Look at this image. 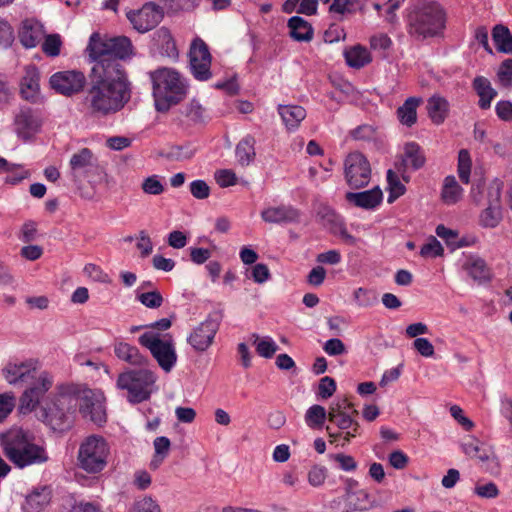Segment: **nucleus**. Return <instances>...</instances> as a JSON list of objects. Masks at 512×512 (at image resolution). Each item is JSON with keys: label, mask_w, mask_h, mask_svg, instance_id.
I'll return each mask as SVG.
<instances>
[{"label": "nucleus", "mask_w": 512, "mask_h": 512, "mask_svg": "<svg viewBox=\"0 0 512 512\" xmlns=\"http://www.w3.org/2000/svg\"><path fill=\"white\" fill-rule=\"evenodd\" d=\"M116 66L94 65L83 98L85 110L92 116L106 117L121 111L131 98V84L126 72Z\"/></svg>", "instance_id": "nucleus-1"}, {"label": "nucleus", "mask_w": 512, "mask_h": 512, "mask_svg": "<svg viewBox=\"0 0 512 512\" xmlns=\"http://www.w3.org/2000/svg\"><path fill=\"white\" fill-rule=\"evenodd\" d=\"M0 445L4 456L20 469L48 460L46 450L34 443V438L19 427L0 434Z\"/></svg>", "instance_id": "nucleus-2"}, {"label": "nucleus", "mask_w": 512, "mask_h": 512, "mask_svg": "<svg viewBox=\"0 0 512 512\" xmlns=\"http://www.w3.org/2000/svg\"><path fill=\"white\" fill-rule=\"evenodd\" d=\"M155 109L165 113L187 95L186 79L175 69L161 67L149 72Z\"/></svg>", "instance_id": "nucleus-3"}, {"label": "nucleus", "mask_w": 512, "mask_h": 512, "mask_svg": "<svg viewBox=\"0 0 512 512\" xmlns=\"http://www.w3.org/2000/svg\"><path fill=\"white\" fill-rule=\"evenodd\" d=\"M408 33L417 40L440 35L446 23V13L436 1L416 0L409 8Z\"/></svg>", "instance_id": "nucleus-4"}, {"label": "nucleus", "mask_w": 512, "mask_h": 512, "mask_svg": "<svg viewBox=\"0 0 512 512\" xmlns=\"http://www.w3.org/2000/svg\"><path fill=\"white\" fill-rule=\"evenodd\" d=\"M77 410L76 386L60 385L40 410L39 418L54 431L68 430Z\"/></svg>", "instance_id": "nucleus-5"}, {"label": "nucleus", "mask_w": 512, "mask_h": 512, "mask_svg": "<svg viewBox=\"0 0 512 512\" xmlns=\"http://www.w3.org/2000/svg\"><path fill=\"white\" fill-rule=\"evenodd\" d=\"M88 48L95 61L94 65L116 66L121 72L125 70L119 60L129 58L132 54V43L125 36L102 39L97 33H93Z\"/></svg>", "instance_id": "nucleus-6"}, {"label": "nucleus", "mask_w": 512, "mask_h": 512, "mask_svg": "<svg viewBox=\"0 0 512 512\" xmlns=\"http://www.w3.org/2000/svg\"><path fill=\"white\" fill-rule=\"evenodd\" d=\"M110 446L106 439L97 434L85 437L79 445L77 465L88 474L102 472L108 463Z\"/></svg>", "instance_id": "nucleus-7"}, {"label": "nucleus", "mask_w": 512, "mask_h": 512, "mask_svg": "<svg viewBox=\"0 0 512 512\" xmlns=\"http://www.w3.org/2000/svg\"><path fill=\"white\" fill-rule=\"evenodd\" d=\"M156 381L155 374L148 369L128 370L118 376L116 386L127 391V399L136 404L150 398Z\"/></svg>", "instance_id": "nucleus-8"}, {"label": "nucleus", "mask_w": 512, "mask_h": 512, "mask_svg": "<svg viewBox=\"0 0 512 512\" xmlns=\"http://www.w3.org/2000/svg\"><path fill=\"white\" fill-rule=\"evenodd\" d=\"M138 341L143 347L150 350L164 371L169 372L174 367L177 355L171 338L162 340L158 333L150 331L142 334Z\"/></svg>", "instance_id": "nucleus-9"}, {"label": "nucleus", "mask_w": 512, "mask_h": 512, "mask_svg": "<svg viewBox=\"0 0 512 512\" xmlns=\"http://www.w3.org/2000/svg\"><path fill=\"white\" fill-rule=\"evenodd\" d=\"M463 453L481 463L482 468L491 475L500 473L501 464L492 446L486 445L475 437L468 436L461 443Z\"/></svg>", "instance_id": "nucleus-10"}, {"label": "nucleus", "mask_w": 512, "mask_h": 512, "mask_svg": "<svg viewBox=\"0 0 512 512\" xmlns=\"http://www.w3.org/2000/svg\"><path fill=\"white\" fill-rule=\"evenodd\" d=\"M99 162L96 155L89 148H81L73 153L68 163V176L76 183H82L90 176L97 174Z\"/></svg>", "instance_id": "nucleus-11"}, {"label": "nucleus", "mask_w": 512, "mask_h": 512, "mask_svg": "<svg viewBox=\"0 0 512 512\" xmlns=\"http://www.w3.org/2000/svg\"><path fill=\"white\" fill-rule=\"evenodd\" d=\"M77 407L85 419H89L97 425L106 422V410L100 394L91 389H79L76 387Z\"/></svg>", "instance_id": "nucleus-12"}, {"label": "nucleus", "mask_w": 512, "mask_h": 512, "mask_svg": "<svg viewBox=\"0 0 512 512\" xmlns=\"http://www.w3.org/2000/svg\"><path fill=\"white\" fill-rule=\"evenodd\" d=\"M86 76L79 70L59 71L51 75L50 87L63 96H73L80 93L86 85Z\"/></svg>", "instance_id": "nucleus-13"}, {"label": "nucleus", "mask_w": 512, "mask_h": 512, "mask_svg": "<svg viewBox=\"0 0 512 512\" xmlns=\"http://www.w3.org/2000/svg\"><path fill=\"white\" fill-rule=\"evenodd\" d=\"M352 403L348 398L338 400L330 406L328 419L336 424L342 431L335 435L334 442L344 446L350 441V432L347 430L352 425Z\"/></svg>", "instance_id": "nucleus-14"}, {"label": "nucleus", "mask_w": 512, "mask_h": 512, "mask_svg": "<svg viewBox=\"0 0 512 512\" xmlns=\"http://www.w3.org/2000/svg\"><path fill=\"white\" fill-rule=\"evenodd\" d=\"M163 16L162 7L154 2L145 3L139 10L127 13V18L139 33H145L155 28L161 22Z\"/></svg>", "instance_id": "nucleus-15"}, {"label": "nucleus", "mask_w": 512, "mask_h": 512, "mask_svg": "<svg viewBox=\"0 0 512 512\" xmlns=\"http://www.w3.org/2000/svg\"><path fill=\"white\" fill-rule=\"evenodd\" d=\"M189 58L191 72L197 80L206 81L211 78V55L207 44L202 39L192 42Z\"/></svg>", "instance_id": "nucleus-16"}, {"label": "nucleus", "mask_w": 512, "mask_h": 512, "mask_svg": "<svg viewBox=\"0 0 512 512\" xmlns=\"http://www.w3.org/2000/svg\"><path fill=\"white\" fill-rule=\"evenodd\" d=\"M37 370V360L11 361L2 369V375L9 384L18 385L28 383L34 379Z\"/></svg>", "instance_id": "nucleus-17"}, {"label": "nucleus", "mask_w": 512, "mask_h": 512, "mask_svg": "<svg viewBox=\"0 0 512 512\" xmlns=\"http://www.w3.org/2000/svg\"><path fill=\"white\" fill-rule=\"evenodd\" d=\"M52 385L53 378L46 372L41 373L37 383L26 389L21 395L19 404L20 412L23 414L32 412Z\"/></svg>", "instance_id": "nucleus-18"}, {"label": "nucleus", "mask_w": 512, "mask_h": 512, "mask_svg": "<svg viewBox=\"0 0 512 512\" xmlns=\"http://www.w3.org/2000/svg\"><path fill=\"white\" fill-rule=\"evenodd\" d=\"M218 329L219 322L209 316L192 330L190 335L187 337V342L194 350L204 352L213 343Z\"/></svg>", "instance_id": "nucleus-19"}, {"label": "nucleus", "mask_w": 512, "mask_h": 512, "mask_svg": "<svg viewBox=\"0 0 512 512\" xmlns=\"http://www.w3.org/2000/svg\"><path fill=\"white\" fill-rule=\"evenodd\" d=\"M317 217L321 225L330 233L340 236L345 242H350L351 237L346 231L341 217L331 207L324 204L319 205Z\"/></svg>", "instance_id": "nucleus-20"}, {"label": "nucleus", "mask_w": 512, "mask_h": 512, "mask_svg": "<svg viewBox=\"0 0 512 512\" xmlns=\"http://www.w3.org/2000/svg\"><path fill=\"white\" fill-rule=\"evenodd\" d=\"M261 218L271 224L293 223L299 221L300 213L292 206H270L261 212Z\"/></svg>", "instance_id": "nucleus-21"}, {"label": "nucleus", "mask_w": 512, "mask_h": 512, "mask_svg": "<svg viewBox=\"0 0 512 512\" xmlns=\"http://www.w3.org/2000/svg\"><path fill=\"white\" fill-rule=\"evenodd\" d=\"M15 132L24 140L32 137L39 129V121L30 108H22L14 119Z\"/></svg>", "instance_id": "nucleus-22"}, {"label": "nucleus", "mask_w": 512, "mask_h": 512, "mask_svg": "<svg viewBox=\"0 0 512 512\" xmlns=\"http://www.w3.org/2000/svg\"><path fill=\"white\" fill-rule=\"evenodd\" d=\"M425 164V156L420 146L415 142L406 143L404 146V154L401 162L396 163L395 167L399 173H404L408 166L414 170H418Z\"/></svg>", "instance_id": "nucleus-23"}, {"label": "nucleus", "mask_w": 512, "mask_h": 512, "mask_svg": "<svg viewBox=\"0 0 512 512\" xmlns=\"http://www.w3.org/2000/svg\"><path fill=\"white\" fill-rule=\"evenodd\" d=\"M278 113L288 131L298 129L306 117V110L300 105H278Z\"/></svg>", "instance_id": "nucleus-24"}, {"label": "nucleus", "mask_w": 512, "mask_h": 512, "mask_svg": "<svg viewBox=\"0 0 512 512\" xmlns=\"http://www.w3.org/2000/svg\"><path fill=\"white\" fill-rule=\"evenodd\" d=\"M40 74L36 67H28L25 75L21 80L20 92L24 99L28 101H35L38 97L40 85Z\"/></svg>", "instance_id": "nucleus-25"}, {"label": "nucleus", "mask_w": 512, "mask_h": 512, "mask_svg": "<svg viewBox=\"0 0 512 512\" xmlns=\"http://www.w3.org/2000/svg\"><path fill=\"white\" fill-rule=\"evenodd\" d=\"M426 109L431 121L436 125H440L448 115L449 103L444 97L433 95L427 100Z\"/></svg>", "instance_id": "nucleus-26"}, {"label": "nucleus", "mask_w": 512, "mask_h": 512, "mask_svg": "<svg viewBox=\"0 0 512 512\" xmlns=\"http://www.w3.org/2000/svg\"><path fill=\"white\" fill-rule=\"evenodd\" d=\"M473 88L479 96V107L488 109L492 100L497 96V91L492 87L490 81L483 76H477L473 80Z\"/></svg>", "instance_id": "nucleus-27"}, {"label": "nucleus", "mask_w": 512, "mask_h": 512, "mask_svg": "<svg viewBox=\"0 0 512 512\" xmlns=\"http://www.w3.org/2000/svg\"><path fill=\"white\" fill-rule=\"evenodd\" d=\"M155 40L159 46L160 53L163 56L172 60H176L178 58L179 53L175 40L168 28L161 27L158 29L155 33Z\"/></svg>", "instance_id": "nucleus-28"}, {"label": "nucleus", "mask_w": 512, "mask_h": 512, "mask_svg": "<svg viewBox=\"0 0 512 512\" xmlns=\"http://www.w3.org/2000/svg\"><path fill=\"white\" fill-rule=\"evenodd\" d=\"M51 500V491L48 487L33 490L25 500L24 510L27 512H40Z\"/></svg>", "instance_id": "nucleus-29"}, {"label": "nucleus", "mask_w": 512, "mask_h": 512, "mask_svg": "<svg viewBox=\"0 0 512 512\" xmlns=\"http://www.w3.org/2000/svg\"><path fill=\"white\" fill-rule=\"evenodd\" d=\"M371 177V166L361 153L354 152V188L366 186Z\"/></svg>", "instance_id": "nucleus-30"}, {"label": "nucleus", "mask_w": 512, "mask_h": 512, "mask_svg": "<svg viewBox=\"0 0 512 512\" xmlns=\"http://www.w3.org/2000/svg\"><path fill=\"white\" fill-rule=\"evenodd\" d=\"M383 199L382 190L376 186L370 190L354 193V206L372 210L375 209Z\"/></svg>", "instance_id": "nucleus-31"}, {"label": "nucleus", "mask_w": 512, "mask_h": 512, "mask_svg": "<svg viewBox=\"0 0 512 512\" xmlns=\"http://www.w3.org/2000/svg\"><path fill=\"white\" fill-rule=\"evenodd\" d=\"M116 356L135 366H144L147 363V359L139 352L138 348L131 346L128 343H118L114 348Z\"/></svg>", "instance_id": "nucleus-32"}, {"label": "nucleus", "mask_w": 512, "mask_h": 512, "mask_svg": "<svg viewBox=\"0 0 512 512\" xmlns=\"http://www.w3.org/2000/svg\"><path fill=\"white\" fill-rule=\"evenodd\" d=\"M422 102L421 98L409 97L403 105L397 109V117L401 124L411 127L417 121V107Z\"/></svg>", "instance_id": "nucleus-33"}, {"label": "nucleus", "mask_w": 512, "mask_h": 512, "mask_svg": "<svg viewBox=\"0 0 512 512\" xmlns=\"http://www.w3.org/2000/svg\"><path fill=\"white\" fill-rule=\"evenodd\" d=\"M465 269L478 283H484L491 279V271L482 258L471 257L465 264Z\"/></svg>", "instance_id": "nucleus-34"}, {"label": "nucleus", "mask_w": 512, "mask_h": 512, "mask_svg": "<svg viewBox=\"0 0 512 512\" xmlns=\"http://www.w3.org/2000/svg\"><path fill=\"white\" fill-rule=\"evenodd\" d=\"M290 36L296 41H310L313 37L311 25L299 16H293L288 21Z\"/></svg>", "instance_id": "nucleus-35"}, {"label": "nucleus", "mask_w": 512, "mask_h": 512, "mask_svg": "<svg viewBox=\"0 0 512 512\" xmlns=\"http://www.w3.org/2000/svg\"><path fill=\"white\" fill-rule=\"evenodd\" d=\"M492 39L498 52L512 54V34L507 26L495 25L492 30Z\"/></svg>", "instance_id": "nucleus-36"}, {"label": "nucleus", "mask_w": 512, "mask_h": 512, "mask_svg": "<svg viewBox=\"0 0 512 512\" xmlns=\"http://www.w3.org/2000/svg\"><path fill=\"white\" fill-rule=\"evenodd\" d=\"M463 195V189L458 184L456 178L452 175L445 177L441 198L445 204L453 205L456 204Z\"/></svg>", "instance_id": "nucleus-37"}, {"label": "nucleus", "mask_w": 512, "mask_h": 512, "mask_svg": "<svg viewBox=\"0 0 512 512\" xmlns=\"http://www.w3.org/2000/svg\"><path fill=\"white\" fill-rule=\"evenodd\" d=\"M255 139L247 135L236 146V157L238 163L245 167L248 166L255 158Z\"/></svg>", "instance_id": "nucleus-38"}, {"label": "nucleus", "mask_w": 512, "mask_h": 512, "mask_svg": "<svg viewBox=\"0 0 512 512\" xmlns=\"http://www.w3.org/2000/svg\"><path fill=\"white\" fill-rule=\"evenodd\" d=\"M328 417L326 409L318 404L310 406L304 415L306 425L313 430H321Z\"/></svg>", "instance_id": "nucleus-39"}, {"label": "nucleus", "mask_w": 512, "mask_h": 512, "mask_svg": "<svg viewBox=\"0 0 512 512\" xmlns=\"http://www.w3.org/2000/svg\"><path fill=\"white\" fill-rule=\"evenodd\" d=\"M250 341L255 346L257 353L264 358H272L278 350V345L270 338L263 337L256 333L251 334Z\"/></svg>", "instance_id": "nucleus-40"}, {"label": "nucleus", "mask_w": 512, "mask_h": 512, "mask_svg": "<svg viewBox=\"0 0 512 512\" xmlns=\"http://www.w3.org/2000/svg\"><path fill=\"white\" fill-rule=\"evenodd\" d=\"M387 183L389 190L387 201L388 203H393L397 198L405 193L406 188L404 184L401 183L397 173L391 169L387 171Z\"/></svg>", "instance_id": "nucleus-41"}, {"label": "nucleus", "mask_w": 512, "mask_h": 512, "mask_svg": "<svg viewBox=\"0 0 512 512\" xmlns=\"http://www.w3.org/2000/svg\"><path fill=\"white\" fill-rule=\"evenodd\" d=\"M501 219V206H487L480 215V224L486 228H494L500 223Z\"/></svg>", "instance_id": "nucleus-42"}, {"label": "nucleus", "mask_w": 512, "mask_h": 512, "mask_svg": "<svg viewBox=\"0 0 512 512\" xmlns=\"http://www.w3.org/2000/svg\"><path fill=\"white\" fill-rule=\"evenodd\" d=\"M473 493L482 499H495L499 496L500 491L494 482L480 480L475 484Z\"/></svg>", "instance_id": "nucleus-43"}, {"label": "nucleus", "mask_w": 512, "mask_h": 512, "mask_svg": "<svg viewBox=\"0 0 512 512\" xmlns=\"http://www.w3.org/2000/svg\"><path fill=\"white\" fill-rule=\"evenodd\" d=\"M472 161L470 153L466 149H461L458 154V175L460 180L468 184L470 179Z\"/></svg>", "instance_id": "nucleus-44"}, {"label": "nucleus", "mask_w": 512, "mask_h": 512, "mask_svg": "<svg viewBox=\"0 0 512 512\" xmlns=\"http://www.w3.org/2000/svg\"><path fill=\"white\" fill-rule=\"evenodd\" d=\"M137 300L147 308L157 309L162 306L164 299L158 290L140 293Z\"/></svg>", "instance_id": "nucleus-45"}, {"label": "nucleus", "mask_w": 512, "mask_h": 512, "mask_svg": "<svg viewBox=\"0 0 512 512\" xmlns=\"http://www.w3.org/2000/svg\"><path fill=\"white\" fill-rule=\"evenodd\" d=\"M503 189V182L499 179L492 180L486 188V198L488 206H501V194Z\"/></svg>", "instance_id": "nucleus-46"}, {"label": "nucleus", "mask_w": 512, "mask_h": 512, "mask_svg": "<svg viewBox=\"0 0 512 512\" xmlns=\"http://www.w3.org/2000/svg\"><path fill=\"white\" fill-rule=\"evenodd\" d=\"M62 46L61 37L59 34L47 35L42 43V51L50 57H56L60 54Z\"/></svg>", "instance_id": "nucleus-47"}, {"label": "nucleus", "mask_w": 512, "mask_h": 512, "mask_svg": "<svg viewBox=\"0 0 512 512\" xmlns=\"http://www.w3.org/2000/svg\"><path fill=\"white\" fill-rule=\"evenodd\" d=\"M496 75L501 86L512 87V58L505 59L500 64Z\"/></svg>", "instance_id": "nucleus-48"}, {"label": "nucleus", "mask_w": 512, "mask_h": 512, "mask_svg": "<svg viewBox=\"0 0 512 512\" xmlns=\"http://www.w3.org/2000/svg\"><path fill=\"white\" fill-rule=\"evenodd\" d=\"M436 234L438 237L445 240L446 244L451 247L452 250L462 246V243L458 241V233L442 224L436 227Z\"/></svg>", "instance_id": "nucleus-49"}, {"label": "nucleus", "mask_w": 512, "mask_h": 512, "mask_svg": "<svg viewBox=\"0 0 512 512\" xmlns=\"http://www.w3.org/2000/svg\"><path fill=\"white\" fill-rule=\"evenodd\" d=\"M141 188L144 193L149 195H160L164 192V185L158 175H152L145 178L142 182Z\"/></svg>", "instance_id": "nucleus-50"}, {"label": "nucleus", "mask_w": 512, "mask_h": 512, "mask_svg": "<svg viewBox=\"0 0 512 512\" xmlns=\"http://www.w3.org/2000/svg\"><path fill=\"white\" fill-rule=\"evenodd\" d=\"M336 391V382L333 378L325 376L320 379L316 395L321 399L330 398Z\"/></svg>", "instance_id": "nucleus-51"}, {"label": "nucleus", "mask_w": 512, "mask_h": 512, "mask_svg": "<svg viewBox=\"0 0 512 512\" xmlns=\"http://www.w3.org/2000/svg\"><path fill=\"white\" fill-rule=\"evenodd\" d=\"M444 249L441 243L434 237L431 236L428 239V242L425 243L420 250V254L423 257H438L442 256Z\"/></svg>", "instance_id": "nucleus-52"}, {"label": "nucleus", "mask_w": 512, "mask_h": 512, "mask_svg": "<svg viewBox=\"0 0 512 512\" xmlns=\"http://www.w3.org/2000/svg\"><path fill=\"white\" fill-rule=\"evenodd\" d=\"M372 62L369 50L361 45H354V69H360Z\"/></svg>", "instance_id": "nucleus-53"}, {"label": "nucleus", "mask_w": 512, "mask_h": 512, "mask_svg": "<svg viewBox=\"0 0 512 512\" xmlns=\"http://www.w3.org/2000/svg\"><path fill=\"white\" fill-rule=\"evenodd\" d=\"M251 277L254 282L263 284L270 279L271 273L266 264L257 263L251 269Z\"/></svg>", "instance_id": "nucleus-54"}, {"label": "nucleus", "mask_w": 512, "mask_h": 512, "mask_svg": "<svg viewBox=\"0 0 512 512\" xmlns=\"http://www.w3.org/2000/svg\"><path fill=\"white\" fill-rule=\"evenodd\" d=\"M190 192L196 199L203 200L209 197L210 187L204 180H194L190 183Z\"/></svg>", "instance_id": "nucleus-55"}, {"label": "nucleus", "mask_w": 512, "mask_h": 512, "mask_svg": "<svg viewBox=\"0 0 512 512\" xmlns=\"http://www.w3.org/2000/svg\"><path fill=\"white\" fill-rule=\"evenodd\" d=\"M327 469L323 466H313L308 473V482L314 486H320L325 482Z\"/></svg>", "instance_id": "nucleus-56"}, {"label": "nucleus", "mask_w": 512, "mask_h": 512, "mask_svg": "<svg viewBox=\"0 0 512 512\" xmlns=\"http://www.w3.org/2000/svg\"><path fill=\"white\" fill-rule=\"evenodd\" d=\"M135 512H161L158 503L151 497H144L134 504Z\"/></svg>", "instance_id": "nucleus-57"}, {"label": "nucleus", "mask_w": 512, "mask_h": 512, "mask_svg": "<svg viewBox=\"0 0 512 512\" xmlns=\"http://www.w3.org/2000/svg\"><path fill=\"white\" fill-rule=\"evenodd\" d=\"M14 40L13 30L9 23L0 18V47H9Z\"/></svg>", "instance_id": "nucleus-58"}, {"label": "nucleus", "mask_w": 512, "mask_h": 512, "mask_svg": "<svg viewBox=\"0 0 512 512\" xmlns=\"http://www.w3.org/2000/svg\"><path fill=\"white\" fill-rule=\"evenodd\" d=\"M14 406L15 397L12 394H0V422L12 412Z\"/></svg>", "instance_id": "nucleus-59"}, {"label": "nucleus", "mask_w": 512, "mask_h": 512, "mask_svg": "<svg viewBox=\"0 0 512 512\" xmlns=\"http://www.w3.org/2000/svg\"><path fill=\"white\" fill-rule=\"evenodd\" d=\"M20 42L26 48H33L38 43L37 32L31 27L24 26L19 33Z\"/></svg>", "instance_id": "nucleus-60"}, {"label": "nucleus", "mask_w": 512, "mask_h": 512, "mask_svg": "<svg viewBox=\"0 0 512 512\" xmlns=\"http://www.w3.org/2000/svg\"><path fill=\"white\" fill-rule=\"evenodd\" d=\"M451 416L464 428L466 431H470L474 427V423L463 415V410L458 405L450 407Z\"/></svg>", "instance_id": "nucleus-61"}, {"label": "nucleus", "mask_w": 512, "mask_h": 512, "mask_svg": "<svg viewBox=\"0 0 512 512\" xmlns=\"http://www.w3.org/2000/svg\"><path fill=\"white\" fill-rule=\"evenodd\" d=\"M413 346L423 357H432L435 353L432 343L426 338H416Z\"/></svg>", "instance_id": "nucleus-62"}, {"label": "nucleus", "mask_w": 512, "mask_h": 512, "mask_svg": "<svg viewBox=\"0 0 512 512\" xmlns=\"http://www.w3.org/2000/svg\"><path fill=\"white\" fill-rule=\"evenodd\" d=\"M215 178L220 187L233 186L237 181L235 173L226 169L218 171Z\"/></svg>", "instance_id": "nucleus-63"}, {"label": "nucleus", "mask_w": 512, "mask_h": 512, "mask_svg": "<svg viewBox=\"0 0 512 512\" xmlns=\"http://www.w3.org/2000/svg\"><path fill=\"white\" fill-rule=\"evenodd\" d=\"M497 116L504 121H512V103L510 101H499L495 106Z\"/></svg>", "instance_id": "nucleus-64"}]
</instances>
